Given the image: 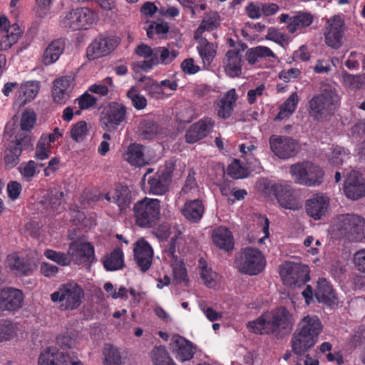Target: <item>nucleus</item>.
<instances>
[{
    "mask_svg": "<svg viewBox=\"0 0 365 365\" xmlns=\"http://www.w3.org/2000/svg\"><path fill=\"white\" fill-rule=\"evenodd\" d=\"M294 323L293 314L287 308L280 306L249 322L247 327L255 334L274 335L277 339H282L289 334Z\"/></svg>",
    "mask_w": 365,
    "mask_h": 365,
    "instance_id": "nucleus-1",
    "label": "nucleus"
},
{
    "mask_svg": "<svg viewBox=\"0 0 365 365\" xmlns=\"http://www.w3.org/2000/svg\"><path fill=\"white\" fill-rule=\"evenodd\" d=\"M322 325L317 316L307 315L298 323L291 340L292 351L302 355L312 348L318 341Z\"/></svg>",
    "mask_w": 365,
    "mask_h": 365,
    "instance_id": "nucleus-2",
    "label": "nucleus"
},
{
    "mask_svg": "<svg viewBox=\"0 0 365 365\" xmlns=\"http://www.w3.org/2000/svg\"><path fill=\"white\" fill-rule=\"evenodd\" d=\"M264 196L274 197L279 206L287 210H298L302 203L298 191L290 187L289 184H259Z\"/></svg>",
    "mask_w": 365,
    "mask_h": 365,
    "instance_id": "nucleus-3",
    "label": "nucleus"
},
{
    "mask_svg": "<svg viewBox=\"0 0 365 365\" xmlns=\"http://www.w3.org/2000/svg\"><path fill=\"white\" fill-rule=\"evenodd\" d=\"M335 227L339 234L349 242H360L364 238L365 220L357 215H339Z\"/></svg>",
    "mask_w": 365,
    "mask_h": 365,
    "instance_id": "nucleus-4",
    "label": "nucleus"
},
{
    "mask_svg": "<svg viewBox=\"0 0 365 365\" xmlns=\"http://www.w3.org/2000/svg\"><path fill=\"white\" fill-rule=\"evenodd\" d=\"M238 270L248 275H257L262 272L266 265L265 257L262 252L251 247H245L235 260Z\"/></svg>",
    "mask_w": 365,
    "mask_h": 365,
    "instance_id": "nucleus-5",
    "label": "nucleus"
},
{
    "mask_svg": "<svg viewBox=\"0 0 365 365\" xmlns=\"http://www.w3.org/2000/svg\"><path fill=\"white\" fill-rule=\"evenodd\" d=\"M338 101L339 96L334 91L324 89L309 101L311 116L318 121L323 120L334 112Z\"/></svg>",
    "mask_w": 365,
    "mask_h": 365,
    "instance_id": "nucleus-6",
    "label": "nucleus"
},
{
    "mask_svg": "<svg viewBox=\"0 0 365 365\" xmlns=\"http://www.w3.org/2000/svg\"><path fill=\"white\" fill-rule=\"evenodd\" d=\"M160 201L148 197L137 202L133 207L136 225L140 227H153L160 218Z\"/></svg>",
    "mask_w": 365,
    "mask_h": 365,
    "instance_id": "nucleus-7",
    "label": "nucleus"
},
{
    "mask_svg": "<svg viewBox=\"0 0 365 365\" xmlns=\"http://www.w3.org/2000/svg\"><path fill=\"white\" fill-rule=\"evenodd\" d=\"M84 292L81 286L75 282L62 284L59 289L51 294L53 302H61V308L64 310H73L81 304Z\"/></svg>",
    "mask_w": 365,
    "mask_h": 365,
    "instance_id": "nucleus-8",
    "label": "nucleus"
},
{
    "mask_svg": "<svg viewBox=\"0 0 365 365\" xmlns=\"http://www.w3.org/2000/svg\"><path fill=\"white\" fill-rule=\"evenodd\" d=\"M33 143L31 137L26 134H18L15 140L9 143L5 150L4 161L7 165L13 168L19 163V156L22 150H31Z\"/></svg>",
    "mask_w": 365,
    "mask_h": 365,
    "instance_id": "nucleus-9",
    "label": "nucleus"
},
{
    "mask_svg": "<svg viewBox=\"0 0 365 365\" xmlns=\"http://www.w3.org/2000/svg\"><path fill=\"white\" fill-rule=\"evenodd\" d=\"M324 31V41L327 46L338 49L343 45L345 24L339 16H334L327 21Z\"/></svg>",
    "mask_w": 365,
    "mask_h": 365,
    "instance_id": "nucleus-10",
    "label": "nucleus"
},
{
    "mask_svg": "<svg viewBox=\"0 0 365 365\" xmlns=\"http://www.w3.org/2000/svg\"><path fill=\"white\" fill-rule=\"evenodd\" d=\"M93 12L87 8L71 9L62 20L64 27L73 30L87 29L94 21Z\"/></svg>",
    "mask_w": 365,
    "mask_h": 365,
    "instance_id": "nucleus-11",
    "label": "nucleus"
},
{
    "mask_svg": "<svg viewBox=\"0 0 365 365\" xmlns=\"http://www.w3.org/2000/svg\"><path fill=\"white\" fill-rule=\"evenodd\" d=\"M24 295L21 289L4 287L0 290V313L14 314L23 306Z\"/></svg>",
    "mask_w": 365,
    "mask_h": 365,
    "instance_id": "nucleus-12",
    "label": "nucleus"
},
{
    "mask_svg": "<svg viewBox=\"0 0 365 365\" xmlns=\"http://www.w3.org/2000/svg\"><path fill=\"white\" fill-rule=\"evenodd\" d=\"M71 262L76 264L91 265L95 260V250L90 242L75 240L69 245Z\"/></svg>",
    "mask_w": 365,
    "mask_h": 365,
    "instance_id": "nucleus-13",
    "label": "nucleus"
},
{
    "mask_svg": "<svg viewBox=\"0 0 365 365\" xmlns=\"http://www.w3.org/2000/svg\"><path fill=\"white\" fill-rule=\"evenodd\" d=\"M269 142L272 151L279 158H292L298 152L297 142L290 137L272 135Z\"/></svg>",
    "mask_w": 365,
    "mask_h": 365,
    "instance_id": "nucleus-14",
    "label": "nucleus"
},
{
    "mask_svg": "<svg viewBox=\"0 0 365 365\" xmlns=\"http://www.w3.org/2000/svg\"><path fill=\"white\" fill-rule=\"evenodd\" d=\"M169 345L175 359L181 362L191 360L196 351L195 346L179 334L172 336Z\"/></svg>",
    "mask_w": 365,
    "mask_h": 365,
    "instance_id": "nucleus-15",
    "label": "nucleus"
},
{
    "mask_svg": "<svg viewBox=\"0 0 365 365\" xmlns=\"http://www.w3.org/2000/svg\"><path fill=\"white\" fill-rule=\"evenodd\" d=\"M280 274L290 286L300 287L310 279L309 267L304 264H287L281 269Z\"/></svg>",
    "mask_w": 365,
    "mask_h": 365,
    "instance_id": "nucleus-16",
    "label": "nucleus"
},
{
    "mask_svg": "<svg viewBox=\"0 0 365 365\" xmlns=\"http://www.w3.org/2000/svg\"><path fill=\"white\" fill-rule=\"evenodd\" d=\"M118 37H97L87 48V57L93 60L106 56L112 52L119 44Z\"/></svg>",
    "mask_w": 365,
    "mask_h": 365,
    "instance_id": "nucleus-17",
    "label": "nucleus"
},
{
    "mask_svg": "<svg viewBox=\"0 0 365 365\" xmlns=\"http://www.w3.org/2000/svg\"><path fill=\"white\" fill-rule=\"evenodd\" d=\"M134 260L142 272H147L153 262V250L143 238L138 240L133 247Z\"/></svg>",
    "mask_w": 365,
    "mask_h": 365,
    "instance_id": "nucleus-18",
    "label": "nucleus"
},
{
    "mask_svg": "<svg viewBox=\"0 0 365 365\" xmlns=\"http://www.w3.org/2000/svg\"><path fill=\"white\" fill-rule=\"evenodd\" d=\"M126 107L123 104L112 103L107 113L101 118V123L104 130L114 131L121 122L125 120Z\"/></svg>",
    "mask_w": 365,
    "mask_h": 365,
    "instance_id": "nucleus-19",
    "label": "nucleus"
},
{
    "mask_svg": "<svg viewBox=\"0 0 365 365\" xmlns=\"http://www.w3.org/2000/svg\"><path fill=\"white\" fill-rule=\"evenodd\" d=\"M329 205V197L323 195L317 194L307 200L305 209L309 217L314 220H319L326 215Z\"/></svg>",
    "mask_w": 365,
    "mask_h": 365,
    "instance_id": "nucleus-20",
    "label": "nucleus"
},
{
    "mask_svg": "<svg viewBox=\"0 0 365 365\" xmlns=\"http://www.w3.org/2000/svg\"><path fill=\"white\" fill-rule=\"evenodd\" d=\"M41 203L48 215L58 214L66 209L64 193L57 188L50 190L44 197V200L41 201Z\"/></svg>",
    "mask_w": 365,
    "mask_h": 365,
    "instance_id": "nucleus-21",
    "label": "nucleus"
},
{
    "mask_svg": "<svg viewBox=\"0 0 365 365\" xmlns=\"http://www.w3.org/2000/svg\"><path fill=\"white\" fill-rule=\"evenodd\" d=\"M214 122L211 118H205L192 124L185 133L188 143H194L205 138L212 130Z\"/></svg>",
    "mask_w": 365,
    "mask_h": 365,
    "instance_id": "nucleus-22",
    "label": "nucleus"
},
{
    "mask_svg": "<svg viewBox=\"0 0 365 365\" xmlns=\"http://www.w3.org/2000/svg\"><path fill=\"white\" fill-rule=\"evenodd\" d=\"M69 356L54 347H48L38 358V365H68Z\"/></svg>",
    "mask_w": 365,
    "mask_h": 365,
    "instance_id": "nucleus-23",
    "label": "nucleus"
},
{
    "mask_svg": "<svg viewBox=\"0 0 365 365\" xmlns=\"http://www.w3.org/2000/svg\"><path fill=\"white\" fill-rule=\"evenodd\" d=\"M6 264L16 276L29 275L32 271L29 260L20 257L17 253L9 255L6 257Z\"/></svg>",
    "mask_w": 365,
    "mask_h": 365,
    "instance_id": "nucleus-24",
    "label": "nucleus"
},
{
    "mask_svg": "<svg viewBox=\"0 0 365 365\" xmlns=\"http://www.w3.org/2000/svg\"><path fill=\"white\" fill-rule=\"evenodd\" d=\"M242 58L239 50H229L223 60L225 69L230 77H239L242 73Z\"/></svg>",
    "mask_w": 365,
    "mask_h": 365,
    "instance_id": "nucleus-25",
    "label": "nucleus"
},
{
    "mask_svg": "<svg viewBox=\"0 0 365 365\" xmlns=\"http://www.w3.org/2000/svg\"><path fill=\"white\" fill-rule=\"evenodd\" d=\"M182 215L191 222H199L203 216L205 207L202 200H187L181 210Z\"/></svg>",
    "mask_w": 365,
    "mask_h": 365,
    "instance_id": "nucleus-26",
    "label": "nucleus"
},
{
    "mask_svg": "<svg viewBox=\"0 0 365 365\" xmlns=\"http://www.w3.org/2000/svg\"><path fill=\"white\" fill-rule=\"evenodd\" d=\"M214 244L225 251L232 250L234 247V240L232 232L225 227L215 229L212 234Z\"/></svg>",
    "mask_w": 365,
    "mask_h": 365,
    "instance_id": "nucleus-27",
    "label": "nucleus"
},
{
    "mask_svg": "<svg viewBox=\"0 0 365 365\" xmlns=\"http://www.w3.org/2000/svg\"><path fill=\"white\" fill-rule=\"evenodd\" d=\"M65 47L64 41L58 38L53 41L44 51L43 61L45 65H50L56 61L62 54Z\"/></svg>",
    "mask_w": 365,
    "mask_h": 365,
    "instance_id": "nucleus-28",
    "label": "nucleus"
},
{
    "mask_svg": "<svg viewBox=\"0 0 365 365\" xmlns=\"http://www.w3.org/2000/svg\"><path fill=\"white\" fill-rule=\"evenodd\" d=\"M104 268L107 271H115L125 266L124 255L119 247L115 248L110 254L105 256L103 261Z\"/></svg>",
    "mask_w": 365,
    "mask_h": 365,
    "instance_id": "nucleus-29",
    "label": "nucleus"
},
{
    "mask_svg": "<svg viewBox=\"0 0 365 365\" xmlns=\"http://www.w3.org/2000/svg\"><path fill=\"white\" fill-rule=\"evenodd\" d=\"M314 296L319 302L329 304L335 298L332 286L325 279H319L314 292Z\"/></svg>",
    "mask_w": 365,
    "mask_h": 365,
    "instance_id": "nucleus-30",
    "label": "nucleus"
},
{
    "mask_svg": "<svg viewBox=\"0 0 365 365\" xmlns=\"http://www.w3.org/2000/svg\"><path fill=\"white\" fill-rule=\"evenodd\" d=\"M125 159L130 165L135 166L145 165L147 162L144 158L143 146L139 144H131L128 146Z\"/></svg>",
    "mask_w": 365,
    "mask_h": 365,
    "instance_id": "nucleus-31",
    "label": "nucleus"
},
{
    "mask_svg": "<svg viewBox=\"0 0 365 365\" xmlns=\"http://www.w3.org/2000/svg\"><path fill=\"white\" fill-rule=\"evenodd\" d=\"M237 95L234 88L230 89L220 101L218 115L222 118H227L231 115L233 106L237 101Z\"/></svg>",
    "mask_w": 365,
    "mask_h": 365,
    "instance_id": "nucleus-32",
    "label": "nucleus"
},
{
    "mask_svg": "<svg viewBox=\"0 0 365 365\" xmlns=\"http://www.w3.org/2000/svg\"><path fill=\"white\" fill-rule=\"evenodd\" d=\"M200 46L197 48L199 53L203 61L204 67H207L210 65L215 54L216 50L213 43L207 41L205 38H200L199 40Z\"/></svg>",
    "mask_w": 365,
    "mask_h": 365,
    "instance_id": "nucleus-33",
    "label": "nucleus"
},
{
    "mask_svg": "<svg viewBox=\"0 0 365 365\" xmlns=\"http://www.w3.org/2000/svg\"><path fill=\"white\" fill-rule=\"evenodd\" d=\"M113 199L120 210L127 208L131 202V192L128 186L120 184V186L115 189Z\"/></svg>",
    "mask_w": 365,
    "mask_h": 365,
    "instance_id": "nucleus-34",
    "label": "nucleus"
},
{
    "mask_svg": "<svg viewBox=\"0 0 365 365\" xmlns=\"http://www.w3.org/2000/svg\"><path fill=\"white\" fill-rule=\"evenodd\" d=\"M151 359L154 365H177L166 349L162 346H156L152 350Z\"/></svg>",
    "mask_w": 365,
    "mask_h": 365,
    "instance_id": "nucleus-35",
    "label": "nucleus"
},
{
    "mask_svg": "<svg viewBox=\"0 0 365 365\" xmlns=\"http://www.w3.org/2000/svg\"><path fill=\"white\" fill-rule=\"evenodd\" d=\"M306 168L305 182H322L324 173L318 165L312 162L304 161Z\"/></svg>",
    "mask_w": 365,
    "mask_h": 365,
    "instance_id": "nucleus-36",
    "label": "nucleus"
},
{
    "mask_svg": "<svg viewBox=\"0 0 365 365\" xmlns=\"http://www.w3.org/2000/svg\"><path fill=\"white\" fill-rule=\"evenodd\" d=\"M297 102L298 96L297 93H292L282 105L280 111L274 120H281L288 118L295 110Z\"/></svg>",
    "mask_w": 365,
    "mask_h": 365,
    "instance_id": "nucleus-37",
    "label": "nucleus"
},
{
    "mask_svg": "<svg viewBox=\"0 0 365 365\" xmlns=\"http://www.w3.org/2000/svg\"><path fill=\"white\" fill-rule=\"evenodd\" d=\"M247 60L251 65H254L259 58L275 57V54L266 46H257L249 49L246 53Z\"/></svg>",
    "mask_w": 365,
    "mask_h": 365,
    "instance_id": "nucleus-38",
    "label": "nucleus"
},
{
    "mask_svg": "<svg viewBox=\"0 0 365 365\" xmlns=\"http://www.w3.org/2000/svg\"><path fill=\"white\" fill-rule=\"evenodd\" d=\"M103 365H123L120 351L110 344H106L103 351Z\"/></svg>",
    "mask_w": 365,
    "mask_h": 365,
    "instance_id": "nucleus-39",
    "label": "nucleus"
},
{
    "mask_svg": "<svg viewBox=\"0 0 365 365\" xmlns=\"http://www.w3.org/2000/svg\"><path fill=\"white\" fill-rule=\"evenodd\" d=\"M44 256L61 266H68L71 263V257L70 256L69 250L67 253H64L47 249L44 251Z\"/></svg>",
    "mask_w": 365,
    "mask_h": 365,
    "instance_id": "nucleus-40",
    "label": "nucleus"
},
{
    "mask_svg": "<svg viewBox=\"0 0 365 365\" xmlns=\"http://www.w3.org/2000/svg\"><path fill=\"white\" fill-rule=\"evenodd\" d=\"M198 267L200 269V277L204 281L205 284L211 287L215 284V279L217 277L216 272L212 269L207 268L206 260L201 257L198 260Z\"/></svg>",
    "mask_w": 365,
    "mask_h": 365,
    "instance_id": "nucleus-41",
    "label": "nucleus"
},
{
    "mask_svg": "<svg viewBox=\"0 0 365 365\" xmlns=\"http://www.w3.org/2000/svg\"><path fill=\"white\" fill-rule=\"evenodd\" d=\"M345 195L351 200H358L365 195V184H344Z\"/></svg>",
    "mask_w": 365,
    "mask_h": 365,
    "instance_id": "nucleus-42",
    "label": "nucleus"
},
{
    "mask_svg": "<svg viewBox=\"0 0 365 365\" xmlns=\"http://www.w3.org/2000/svg\"><path fill=\"white\" fill-rule=\"evenodd\" d=\"M15 329V325L11 320L0 319V342L11 339Z\"/></svg>",
    "mask_w": 365,
    "mask_h": 365,
    "instance_id": "nucleus-43",
    "label": "nucleus"
},
{
    "mask_svg": "<svg viewBox=\"0 0 365 365\" xmlns=\"http://www.w3.org/2000/svg\"><path fill=\"white\" fill-rule=\"evenodd\" d=\"M175 163L170 160L165 163L164 168L158 173V179L150 178L148 180V182H166L172 180Z\"/></svg>",
    "mask_w": 365,
    "mask_h": 365,
    "instance_id": "nucleus-44",
    "label": "nucleus"
},
{
    "mask_svg": "<svg viewBox=\"0 0 365 365\" xmlns=\"http://www.w3.org/2000/svg\"><path fill=\"white\" fill-rule=\"evenodd\" d=\"M139 128L141 135L147 139L153 138L159 131L158 124L152 120L142 121L140 123Z\"/></svg>",
    "mask_w": 365,
    "mask_h": 365,
    "instance_id": "nucleus-45",
    "label": "nucleus"
},
{
    "mask_svg": "<svg viewBox=\"0 0 365 365\" xmlns=\"http://www.w3.org/2000/svg\"><path fill=\"white\" fill-rule=\"evenodd\" d=\"M227 174L234 179H241L247 177L248 171L240 164L239 160L235 159L233 162L227 167Z\"/></svg>",
    "mask_w": 365,
    "mask_h": 365,
    "instance_id": "nucleus-46",
    "label": "nucleus"
},
{
    "mask_svg": "<svg viewBox=\"0 0 365 365\" xmlns=\"http://www.w3.org/2000/svg\"><path fill=\"white\" fill-rule=\"evenodd\" d=\"M341 75L344 83L352 89L360 88L364 83V75H351L345 71H342Z\"/></svg>",
    "mask_w": 365,
    "mask_h": 365,
    "instance_id": "nucleus-47",
    "label": "nucleus"
},
{
    "mask_svg": "<svg viewBox=\"0 0 365 365\" xmlns=\"http://www.w3.org/2000/svg\"><path fill=\"white\" fill-rule=\"evenodd\" d=\"M87 124L86 121L81 120L76 123L71 130V137L77 143L83 140L87 134Z\"/></svg>",
    "mask_w": 365,
    "mask_h": 365,
    "instance_id": "nucleus-48",
    "label": "nucleus"
},
{
    "mask_svg": "<svg viewBox=\"0 0 365 365\" xmlns=\"http://www.w3.org/2000/svg\"><path fill=\"white\" fill-rule=\"evenodd\" d=\"M155 53L153 56H157L158 54H160L159 63H168V62L172 61L174 58L178 56V52L176 51H173L170 52V51L165 47H158L155 48Z\"/></svg>",
    "mask_w": 365,
    "mask_h": 365,
    "instance_id": "nucleus-49",
    "label": "nucleus"
},
{
    "mask_svg": "<svg viewBox=\"0 0 365 365\" xmlns=\"http://www.w3.org/2000/svg\"><path fill=\"white\" fill-rule=\"evenodd\" d=\"M102 197L101 194H96L89 190H85L79 197L78 201L81 208L86 207L90 202H97Z\"/></svg>",
    "mask_w": 365,
    "mask_h": 365,
    "instance_id": "nucleus-50",
    "label": "nucleus"
},
{
    "mask_svg": "<svg viewBox=\"0 0 365 365\" xmlns=\"http://www.w3.org/2000/svg\"><path fill=\"white\" fill-rule=\"evenodd\" d=\"M36 120V115L34 111H24L21 119V128L22 130L29 131L33 128Z\"/></svg>",
    "mask_w": 365,
    "mask_h": 365,
    "instance_id": "nucleus-51",
    "label": "nucleus"
},
{
    "mask_svg": "<svg viewBox=\"0 0 365 365\" xmlns=\"http://www.w3.org/2000/svg\"><path fill=\"white\" fill-rule=\"evenodd\" d=\"M306 170L304 161L292 165L289 168L290 174L300 182H305Z\"/></svg>",
    "mask_w": 365,
    "mask_h": 365,
    "instance_id": "nucleus-52",
    "label": "nucleus"
},
{
    "mask_svg": "<svg viewBox=\"0 0 365 365\" xmlns=\"http://www.w3.org/2000/svg\"><path fill=\"white\" fill-rule=\"evenodd\" d=\"M21 90L26 97L24 103H26V101H30L34 98L38 92L39 86L38 83H27L26 85L21 86Z\"/></svg>",
    "mask_w": 365,
    "mask_h": 365,
    "instance_id": "nucleus-53",
    "label": "nucleus"
},
{
    "mask_svg": "<svg viewBox=\"0 0 365 365\" xmlns=\"http://www.w3.org/2000/svg\"><path fill=\"white\" fill-rule=\"evenodd\" d=\"M128 97L131 100L133 106L138 110L143 109L147 105L146 99L138 94H136L133 89H130L128 93Z\"/></svg>",
    "mask_w": 365,
    "mask_h": 365,
    "instance_id": "nucleus-54",
    "label": "nucleus"
},
{
    "mask_svg": "<svg viewBox=\"0 0 365 365\" xmlns=\"http://www.w3.org/2000/svg\"><path fill=\"white\" fill-rule=\"evenodd\" d=\"M21 36L9 31L4 38L0 42V49L1 51H6L15 44Z\"/></svg>",
    "mask_w": 365,
    "mask_h": 365,
    "instance_id": "nucleus-55",
    "label": "nucleus"
},
{
    "mask_svg": "<svg viewBox=\"0 0 365 365\" xmlns=\"http://www.w3.org/2000/svg\"><path fill=\"white\" fill-rule=\"evenodd\" d=\"M353 262L359 272L365 273V249L359 250L355 252Z\"/></svg>",
    "mask_w": 365,
    "mask_h": 365,
    "instance_id": "nucleus-56",
    "label": "nucleus"
},
{
    "mask_svg": "<svg viewBox=\"0 0 365 365\" xmlns=\"http://www.w3.org/2000/svg\"><path fill=\"white\" fill-rule=\"evenodd\" d=\"M81 110L88 109L96 103V98L88 93H83L78 98Z\"/></svg>",
    "mask_w": 365,
    "mask_h": 365,
    "instance_id": "nucleus-57",
    "label": "nucleus"
},
{
    "mask_svg": "<svg viewBox=\"0 0 365 365\" xmlns=\"http://www.w3.org/2000/svg\"><path fill=\"white\" fill-rule=\"evenodd\" d=\"M52 96L55 103L58 104H63L69 98V91H64L62 88H53Z\"/></svg>",
    "mask_w": 365,
    "mask_h": 365,
    "instance_id": "nucleus-58",
    "label": "nucleus"
},
{
    "mask_svg": "<svg viewBox=\"0 0 365 365\" xmlns=\"http://www.w3.org/2000/svg\"><path fill=\"white\" fill-rule=\"evenodd\" d=\"M344 157H346V154L344 148L339 147L333 150L332 156L329 160L332 165L337 166L342 164Z\"/></svg>",
    "mask_w": 365,
    "mask_h": 365,
    "instance_id": "nucleus-59",
    "label": "nucleus"
},
{
    "mask_svg": "<svg viewBox=\"0 0 365 365\" xmlns=\"http://www.w3.org/2000/svg\"><path fill=\"white\" fill-rule=\"evenodd\" d=\"M266 38L280 44H282L284 42L287 43V37L274 29H269Z\"/></svg>",
    "mask_w": 365,
    "mask_h": 365,
    "instance_id": "nucleus-60",
    "label": "nucleus"
},
{
    "mask_svg": "<svg viewBox=\"0 0 365 365\" xmlns=\"http://www.w3.org/2000/svg\"><path fill=\"white\" fill-rule=\"evenodd\" d=\"M36 163L34 160H30L28 163L21 164L19 167L21 173L26 178H30L34 175Z\"/></svg>",
    "mask_w": 365,
    "mask_h": 365,
    "instance_id": "nucleus-61",
    "label": "nucleus"
},
{
    "mask_svg": "<svg viewBox=\"0 0 365 365\" xmlns=\"http://www.w3.org/2000/svg\"><path fill=\"white\" fill-rule=\"evenodd\" d=\"M49 150L46 149L45 140L41 138L36 145V158L39 160H44L48 158Z\"/></svg>",
    "mask_w": 365,
    "mask_h": 365,
    "instance_id": "nucleus-62",
    "label": "nucleus"
},
{
    "mask_svg": "<svg viewBox=\"0 0 365 365\" xmlns=\"http://www.w3.org/2000/svg\"><path fill=\"white\" fill-rule=\"evenodd\" d=\"M58 267L48 262H43L41 264V273L47 277H54L58 272Z\"/></svg>",
    "mask_w": 365,
    "mask_h": 365,
    "instance_id": "nucleus-63",
    "label": "nucleus"
},
{
    "mask_svg": "<svg viewBox=\"0 0 365 365\" xmlns=\"http://www.w3.org/2000/svg\"><path fill=\"white\" fill-rule=\"evenodd\" d=\"M173 276L176 283H182L187 279V270L182 265L176 266L173 268Z\"/></svg>",
    "mask_w": 365,
    "mask_h": 365,
    "instance_id": "nucleus-64",
    "label": "nucleus"
}]
</instances>
